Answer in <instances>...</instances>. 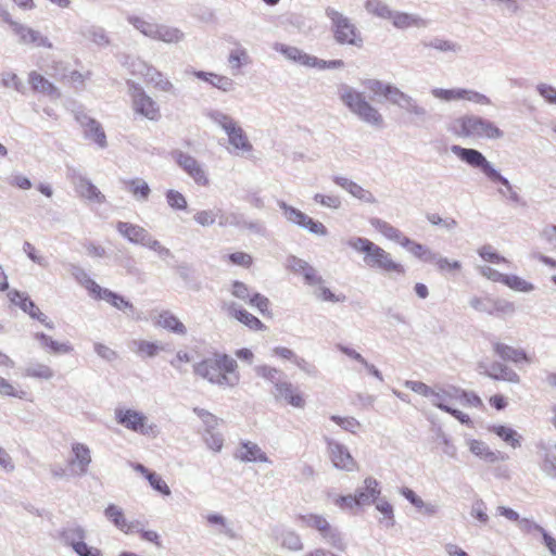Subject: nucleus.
<instances>
[{"instance_id": "nucleus-1", "label": "nucleus", "mask_w": 556, "mask_h": 556, "mask_svg": "<svg viewBox=\"0 0 556 556\" xmlns=\"http://www.w3.org/2000/svg\"><path fill=\"white\" fill-rule=\"evenodd\" d=\"M451 152L472 168L480 169L489 180L502 184L505 190L498 189L501 195H507L508 199L517 205L527 206V202L514 189L509 180L495 169L491 162H489L479 150L453 144Z\"/></svg>"}, {"instance_id": "nucleus-2", "label": "nucleus", "mask_w": 556, "mask_h": 556, "mask_svg": "<svg viewBox=\"0 0 556 556\" xmlns=\"http://www.w3.org/2000/svg\"><path fill=\"white\" fill-rule=\"evenodd\" d=\"M237 362L226 354H214L193 366L194 374L219 387H236L240 381Z\"/></svg>"}, {"instance_id": "nucleus-3", "label": "nucleus", "mask_w": 556, "mask_h": 556, "mask_svg": "<svg viewBox=\"0 0 556 556\" xmlns=\"http://www.w3.org/2000/svg\"><path fill=\"white\" fill-rule=\"evenodd\" d=\"M348 245L357 252L364 253V263L371 269L384 274H405V268L402 264L395 262L389 252L367 238L353 237L348 240Z\"/></svg>"}, {"instance_id": "nucleus-4", "label": "nucleus", "mask_w": 556, "mask_h": 556, "mask_svg": "<svg viewBox=\"0 0 556 556\" xmlns=\"http://www.w3.org/2000/svg\"><path fill=\"white\" fill-rule=\"evenodd\" d=\"M448 130L459 138L502 139L504 131L493 122L477 115H464L448 125Z\"/></svg>"}, {"instance_id": "nucleus-5", "label": "nucleus", "mask_w": 556, "mask_h": 556, "mask_svg": "<svg viewBox=\"0 0 556 556\" xmlns=\"http://www.w3.org/2000/svg\"><path fill=\"white\" fill-rule=\"evenodd\" d=\"M340 99L364 123L376 127H383V117L379 111L374 108L362 92L356 91L352 87L343 86L340 91Z\"/></svg>"}, {"instance_id": "nucleus-6", "label": "nucleus", "mask_w": 556, "mask_h": 556, "mask_svg": "<svg viewBox=\"0 0 556 556\" xmlns=\"http://www.w3.org/2000/svg\"><path fill=\"white\" fill-rule=\"evenodd\" d=\"M298 521L301 526L315 529L321 539L333 548L342 552L346 545L342 533L323 516L317 514L299 515Z\"/></svg>"}, {"instance_id": "nucleus-7", "label": "nucleus", "mask_w": 556, "mask_h": 556, "mask_svg": "<svg viewBox=\"0 0 556 556\" xmlns=\"http://www.w3.org/2000/svg\"><path fill=\"white\" fill-rule=\"evenodd\" d=\"M325 13L332 23L334 39L338 43L351 45L357 48L363 46L361 31L350 18L330 7L326 9Z\"/></svg>"}, {"instance_id": "nucleus-8", "label": "nucleus", "mask_w": 556, "mask_h": 556, "mask_svg": "<svg viewBox=\"0 0 556 556\" xmlns=\"http://www.w3.org/2000/svg\"><path fill=\"white\" fill-rule=\"evenodd\" d=\"M115 420L126 429L143 435H154L156 433V426L148 424V417L135 409L116 408Z\"/></svg>"}, {"instance_id": "nucleus-9", "label": "nucleus", "mask_w": 556, "mask_h": 556, "mask_svg": "<svg viewBox=\"0 0 556 556\" xmlns=\"http://www.w3.org/2000/svg\"><path fill=\"white\" fill-rule=\"evenodd\" d=\"M277 204L279 208L282 211L285 218L289 223L307 229L311 233L314 235L326 236L328 233V230L323 223L314 220L312 217H309L302 211L298 210L296 207L287 204L282 200H278Z\"/></svg>"}, {"instance_id": "nucleus-10", "label": "nucleus", "mask_w": 556, "mask_h": 556, "mask_svg": "<svg viewBox=\"0 0 556 556\" xmlns=\"http://www.w3.org/2000/svg\"><path fill=\"white\" fill-rule=\"evenodd\" d=\"M130 96L132 101V110L149 121H159L161 117L157 103L146 93L143 88L137 84H131Z\"/></svg>"}, {"instance_id": "nucleus-11", "label": "nucleus", "mask_w": 556, "mask_h": 556, "mask_svg": "<svg viewBox=\"0 0 556 556\" xmlns=\"http://www.w3.org/2000/svg\"><path fill=\"white\" fill-rule=\"evenodd\" d=\"M170 156L197 185L205 187L210 184L203 165L195 157L181 150L172 151Z\"/></svg>"}, {"instance_id": "nucleus-12", "label": "nucleus", "mask_w": 556, "mask_h": 556, "mask_svg": "<svg viewBox=\"0 0 556 556\" xmlns=\"http://www.w3.org/2000/svg\"><path fill=\"white\" fill-rule=\"evenodd\" d=\"M273 49L281 53L289 61L305 67L325 68L326 61L320 60L314 55H309L298 47L288 46L285 43L276 42Z\"/></svg>"}, {"instance_id": "nucleus-13", "label": "nucleus", "mask_w": 556, "mask_h": 556, "mask_svg": "<svg viewBox=\"0 0 556 556\" xmlns=\"http://www.w3.org/2000/svg\"><path fill=\"white\" fill-rule=\"evenodd\" d=\"M271 394L277 402H283L295 408H304L305 406V399L298 387L287 380L275 382Z\"/></svg>"}, {"instance_id": "nucleus-14", "label": "nucleus", "mask_w": 556, "mask_h": 556, "mask_svg": "<svg viewBox=\"0 0 556 556\" xmlns=\"http://www.w3.org/2000/svg\"><path fill=\"white\" fill-rule=\"evenodd\" d=\"M395 96H397V98L394 99L393 105L399 106L406 113L414 116V123L416 125H424L430 121L431 115L429 111L425 106L420 105L413 97L403 91L399 94L395 92Z\"/></svg>"}, {"instance_id": "nucleus-15", "label": "nucleus", "mask_w": 556, "mask_h": 556, "mask_svg": "<svg viewBox=\"0 0 556 556\" xmlns=\"http://www.w3.org/2000/svg\"><path fill=\"white\" fill-rule=\"evenodd\" d=\"M327 450L333 466L345 471L356 469V462L352 457L348 447L332 439H326Z\"/></svg>"}, {"instance_id": "nucleus-16", "label": "nucleus", "mask_w": 556, "mask_h": 556, "mask_svg": "<svg viewBox=\"0 0 556 556\" xmlns=\"http://www.w3.org/2000/svg\"><path fill=\"white\" fill-rule=\"evenodd\" d=\"M12 33L17 37L20 45L45 47L48 49L53 48V45L48 37L43 36L39 30L28 27L22 23L14 25V30Z\"/></svg>"}, {"instance_id": "nucleus-17", "label": "nucleus", "mask_w": 556, "mask_h": 556, "mask_svg": "<svg viewBox=\"0 0 556 556\" xmlns=\"http://www.w3.org/2000/svg\"><path fill=\"white\" fill-rule=\"evenodd\" d=\"M287 268L295 274L302 275L305 283L308 286L321 285L324 281L323 277L318 275L317 270L312 265L295 255L288 256Z\"/></svg>"}, {"instance_id": "nucleus-18", "label": "nucleus", "mask_w": 556, "mask_h": 556, "mask_svg": "<svg viewBox=\"0 0 556 556\" xmlns=\"http://www.w3.org/2000/svg\"><path fill=\"white\" fill-rule=\"evenodd\" d=\"M92 288V295L96 299L104 300L109 302L112 306L115 308L128 313L129 315H132L135 312V307L132 303H130L128 300H126L124 296L106 289L100 287L97 282L91 283Z\"/></svg>"}, {"instance_id": "nucleus-19", "label": "nucleus", "mask_w": 556, "mask_h": 556, "mask_svg": "<svg viewBox=\"0 0 556 556\" xmlns=\"http://www.w3.org/2000/svg\"><path fill=\"white\" fill-rule=\"evenodd\" d=\"M76 121L85 129V137L93 140L100 148L108 146L105 132L101 124L85 113H77Z\"/></svg>"}, {"instance_id": "nucleus-20", "label": "nucleus", "mask_w": 556, "mask_h": 556, "mask_svg": "<svg viewBox=\"0 0 556 556\" xmlns=\"http://www.w3.org/2000/svg\"><path fill=\"white\" fill-rule=\"evenodd\" d=\"M478 367L483 375L494 380H503L511 383L520 382L519 375L514 369L502 363L493 362L490 365L485 363H479Z\"/></svg>"}, {"instance_id": "nucleus-21", "label": "nucleus", "mask_w": 556, "mask_h": 556, "mask_svg": "<svg viewBox=\"0 0 556 556\" xmlns=\"http://www.w3.org/2000/svg\"><path fill=\"white\" fill-rule=\"evenodd\" d=\"M389 20L392 21L395 28L402 30L410 27L426 28L429 25V22L420 15L393 10Z\"/></svg>"}, {"instance_id": "nucleus-22", "label": "nucleus", "mask_w": 556, "mask_h": 556, "mask_svg": "<svg viewBox=\"0 0 556 556\" xmlns=\"http://www.w3.org/2000/svg\"><path fill=\"white\" fill-rule=\"evenodd\" d=\"M380 494L379 482L372 477H367L363 482V486L356 490L355 497L358 506H365L375 503Z\"/></svg>"}, {"instance_id": "nucleus-23", "label": "nucleus", "mask_w": 556, "mask_h": 556, "mask_svg": "<svg viewBox=\"0 0 556 556\" xmlns=\"http://www.w3.org/2000/svg\"><path fill=\"white\" fill-rule=\"evenodd\" d=\"M76 192L89 201L102 204L105 202L104 194L86 177L79 175L74 177Z\"/></svg>"}, {"instance_id": "nucleus-24", "label": "nucleus", "mask_w": 556, "mask_h": 556, "mask_svg": "<svg viewBox=\"0 0 556 556\" xmlns=\"http://www.w3.org/2000/svg\"><path fill=\"white\" fill-rule=\"evenodd\" d=\"M72 453L74 457L70 460V465L77 468L75 473L78 476L86 475L91 463V453L89 447L77 442L72 445Z\"/></svg>"}, {"instance_id": "nucleus-25", "label": "nucleus", "mask_w": 556, "mask_h": 556, "mask_svg": "<svg viewBox=\"0 0 556 556\" xmlns=\"http://www.w3.org/2000/svg\"><path fill=\"white\" fill-rule=\"evenodd\" d=\"M28 84L35 92L42 93L51 99H58L61 96L59 89L36 71L28 74Z\"/></svg>"}, {"instance_id": "nucleus-26", "label": "nucleus", "mask_w": 556, "mask_h": 556, "mask_svg": "<svg viewBox=\"0 0 556 556\" xmlns=\"http://www.w3.org/2000/svg\"><path fill=\"white\" fill-rule=\"evenodd\" d=\"M243 463H270L268 456L263 450L253 442H242L236 455Z\"/></svg>"}, {"instance_id": "nucleus-27", "label": "nucleus", "mask_w": 556, "mask_h": 556, "mask_svg": "<svg viewBox=\"0 0 556 556\" xmlns=\"http://www.w3.org/2000/svg\"><path fill=\"white\" fill-rule=\"evenodd\" d=\"M536 447L540 452V455L542 457V465L541 469L542 471L553 478L556 479V448L555 444L549 445L543 441H540L536 444Z\"/></svg>"}, {"instance_id": "nucleus-28", "label": "nucleus", "mask_w": 556, "mask_h": 556, "mask_svg": "<svg viewBox=\"0 0 556 556\" xmlns=\"http://www.w3.org/2000/svg\"><path fill=\"white\" fill-rule=\"evenodd\" d=\"M105 517L111 520L114 526L125 533H132L135 529L140 526V521L135 520L128 522L125 517L122 508L114 504H110L104 510Z\"/></svg>"}, {"instance_id": "nucleus-29", "label": "nucleus", "mask_w": 556, "mask_h": 556, "mask_svg": "<svg viewBox=\"0 0 556 556\" xmlns=\"http://www.w3.org/2000/svg\"><path fill=\"white\" fill-rule=\"evenodd\" d=\"M273 534L283 548L291 552L303 549L302 539L294 530L277 527L273 530Z\"/></svg>"}, {"instance_id": "nucleus-30", "label": "nucleus", "mask_w": 556, "mask_h": 556, "mask_svg": "<svg viewBox=\"0 0 556 556\" xmlns=\"http://www.w3.org/2000/svg\"><path fill=\"white\" fill-rule=\"evenodd\" d=\"M467 445L469 451L480 459L484 460L489 464L497 463L498 460H503L504 456L501 455V452L492 451L489 445L480 440L469 439L467 441Z\"/></svg>"}, {"instance_id": "nucleus-31", "label": "nucleus", "mask_w": 556, "mask_h": 556, "mask_svg": "<svg viewBox=\"0 0 556 556\" xmlns=\"http://www.w3.org/2000/svg\"><path fill=\"white\" fill-rule=\"evenodd\" d=\"M227 312L230 316L235 317L237 320L245 325L252 330H263L265 329V325L254 315L249 313L248 311L238 307V305L233 302L227 304Z\"/></svg>"}, {"instance_id": "nucleus-32", "label": "nucleus", "mask_w": 556, "mask_h": 556, "mask_svg": "<svg viewBox=\"0 0 556 556\" xmlns=\"http://www.w3.org/2000/svg\"><path fill=\"white\" fill-rule=\"evenodd\" d=\"M87 538L86 530L79 525H73L63 528L59 532V539L63 545L72 547V549Z\"/></svg>"}, {"instance_id": "nucleus-33", "label": "nucleus", "mask_w": 556, "mask_h": 556, "mask_svg": "<svg viewBox=\"0 0 556 556\" xmlns=\"http://www.w3.org/2000/svg\"><path fill=\"white\" fill-rule=\"evenodd\" d=\"M156 325L166 329L169 332H173V333H176L179 336L187 334L186 326L170 311L161 312L157 316Z\"/></svg>"}, {"instance_id": "nucleus-34", "label": "nucleus", "mask_w": 556, "mask_h": 556, "mask_svg": "<svg viewBox=\"0 0 556 556\" xmlns=\"http://www.w3.org/2000/svg\"><path fill=\"white\" fill-rule=\"evenodd\" d=\"M494 352L504 361H510L513 363H520L522 361L530 362L527 353L522 349H515L510 345L495 342L493 343Z\"/></svg>"}, {"instance_id": "nucleus-35", "label": "nucleus", "mask_w": 556, "mask_h": 556, "mask_svg": "<svg viewBox=\"0 0 556 556\" xmlns=\"http://www.w3.org/2000/svg\"><path fill=\"white\" fill-rule=\"evenodd\" d=\"M116 229L123 237H125L127 240L136 244H142L144 238L149 232L141 226L126 222H118L116 224Z\"/></svg>"}, {"instance_id": "nucleus-36", "label": "nucleus", "mask_w": 556, "mask_h": 556, "mask_svg": "<svg viewBox=\"0 0 556 556\" xmlns=\"http://www.w3.org/2000/svg\"><path fill=\"white\" fill-rule=\"evenodd\" d=\"M78 34L97 46L104 47L110 45V38L103 27L98 25L81 26Z\"/></svg>"}, {"instance_id": "nucleus-37", "label": "nucleus", "mask_w": 556, "mask_h": 556, "mask_svg": "<svg viewBox=\"0 0 556 556\" xmlns=\"http://www.w3.org/2000/svg\"><path fill=\"white\" fill-rule=\"evenodd\" d=\"M129 349L141 358H152L163 351L164 346L156 342L137 339L129 343Z\"/></svg>"}, {"instance_id": "nucleus-38", "label": "nucleus", "mask_w": 556, "mask_h": 556, "mask_svg": "<svg viewBox=\"0 0 556 556\" xmlns=\"http://www.w3.org/2000/svg\"><path fill=\"white\" fill-rule=\"evenodd\" d=\"M424 48L434 49L442 53H453L457 54L462 52L463 48L458 42L443 39L440 37H433L430 40L421 41Z\"/></svg>"}, {"instance_id": "nucleus-39", "label": "nucleus", "mask_w": 556, "mask_h": 556, "mask_svg": "<svg viewBox=\"0 0 556 556\" xmlns=\"http://www.w3.org/2000/svg\"><path fill=\"white\" fill-rule=\"evenodd\" d=\"M184 38L185 34L179 28L165 24H157L153 40H160L165 43H178L182 41Z\"/></svg>"}, {"instance_id": "nucleus-40", "label": "nucleus", "mask_w": 556, "mask_h": 556, "mask_svg": "<svg viewBox=\"0 0 556 556\" xmlns=\"http://www.w3.org/2000/svg\"><path fill=\"white\" fill-rule=\"evenodd\" d=\"M460 389L456 387H448L447 389L434 390L432 394L431 403L433 406L443 410L444 406H448L446 403L452 400H458L460 396Z\"/></svg>"}, {"instance_id": "nucleus-41", "label": "nucleus", "mask_w": 556, "mask_h": 556, "mask_svg": "<svg viewBox=\"0 0 556 556\" xmlns=\"http://www.w3.org/2000/svg\"><path fill=\"white\" fill-rule=\"evenodd\" d=\"M229 143L237 150H241L242 152H249L252 150V144L250 143L245 132L243 129L236 124L231 127L227 132Z\"/></svg>"}, {"instance_id": "nucleus-42", "label": "nucleus", "mask_w": 556, "mask_h": 556, "mask_svg": "<svg viewBox=\"0 0 556 556\" xmlns=\"http://www.w3.org/2000/svg\"><path fill=\"white\" fill-rule=\"evenodd\" d=\"M490 431L500 437L504 442L510 445L513 448L521 446V435L510 427L503 425H494L490 427Z\"/></svg>"}, {"instance_id": "nucleus-43", "label": "nucleus", "mask_w": 556, "mask_h": 556, "mask_svg": "<svg viewBox=\"0 0 556 556\" xmlns=\"http://www.w3.org/2000/svg\"><path fill=\"white\" fill-rule=\"evenodd\" d=\"M370 225L381 232L386 238L397 242L401 244L403 242V239H405L406 236H404L397 228L392 226L391 224L380 219V218H371Z\"/></svg>"}, {"instance_id": "nucleus-44", "label": "nucleus", "mask_w": 556, "mask_h": 556, "mask_svg": "<svg viewBox=\"0 0 556 556\" xmlns=\"http://www.w3.org/2000/svg\"><path fill=\"white\" fill-rule=\"evenodd\" d=\"M128 191L132 194L135 200L139 202L148 201L151 189L149 185L141 178H134L125 181Z\"/></svg>"}, {"instance_id": "nucleus-45", "label": "nucleus", "mask_w": 556, "mask_h": 556, "mask_svg": "<svg viewBox=\"0 0 556 556\" xmlns=\"http://www.w3.org/2000/svg\"><path fill=\"white\" fill-rule=\"evenodd\" d=\"M35 339L40 341V344L43 349H49V351L53 354H67L73 351L72 345L68 343H60L43 332H36Z\"/></svg>"}, {"instance_id": "nucleus-46", "label": "nucleus", "mask_w": 556, "mask_h": 556, "mask_svg": "<svg viewBox=\"0 0 556 556\" xmlns=\"http://www.w3.org/2000/svg\"><path fill=\"white\" fill-rule=\"evenodd\" d=\"M8 296L13 304L20 306V308L30 317L35 316L36 312L39 309L28 295L17 290H11Z\"/></svg>"}, {"instance_id": "nucleus-47", "label": "nucleus", "mask_w": 556, "mask_h": 556, "mask_svg": "<svg viewBox=\"0 0 556 556\" xmlns=\"http://www.w3.org/2000/svg\"><path fill=\"white\" fill-rule=\"evenodd\" d=\"M401 245L407 249L414 256L418 257L422 262L429 263L433 258V251L428 249L426 245L410 240L408 237L403 239Z\"/></svg>"}, {"instance_id": "nucleus-48", "label": "nucleus", "mask_w": 556, "mask_h": 556, "mask_svg": "<svg viewBox=\"0 0 556 556\" xmlns=\"http://www.w3.org/2000/svg\"><path fill=\"white\" fill-rule=\"evenodd\" d=\"M252 60L248 53V50L240 43H236V48L232 49L228 55V63L232 70H240L242 66L251 64Z\"/></svg>"}, {"instance_id": "nucleus-49", "label": "nucleus", "mask_w": 556, "mask_h": 556, "mask_svg": "<svg viewBox=\"0 0 556 556\" xmlns=\"http://www.w3.org/2000/svg\"><path fill=\"white\" fill-rule=\"evenodd\" d=\"M126 20L143 36L154 39L157 23L147 21L146 18L137 15H128Z\"/></svg>"}, {"instance_id": "nucleus-50", "label": "nucleus", "mask_w": 556, "mask_h": 556, "mask_svg": "<svg viewBox=\"0 0 556 556\" xmlns=\"http://www.w3.org/2000/svg\"><path fill=\"white\" fill-rule=\"evenodd\" d=\"M367 88L375 93L383 94L392 104L394 102V99L397 98V96H395V92L399 94L402 91L395 86H392L390 84H383L382 81L377 79L368 80Z\"/></svg>"}, {"instance_id": "nucleus-51", "label": "nucleus", "mask_w": 556, "mask_h": 556, "mask_svg": "<svg viewBox=\"0 0 556 556\" xmlns=\"http://www.w3.org/2000/svg\"><path fill=\"white\" fill-rule=\"evenodd\" d=\"M365 10L377 17L389 20L392 10L381 0H366Z\"/></svg>"}, {"instance_id": "nucleus-52", "label": "nucleus", "mask_w": 556, "mask_h": 556, "mask_svg": "<svg viewBox=\"0 0 556 556\" xmlns=\"http://www.w3.org/2000/svg\"><path fill=\"white\" fill-rule=\"evenodd\" d=\"M25 376L49 380L53 377V370L45 364H31L25 368Z\"/></svg>"}, {"instance_id": "nucleus-53", "label": "nucleus", "mask_w": 556, "mask_h": 556, "mask_svg": "<svg viewBox=\"0 0 556 556\" xmlns=\"http://www.w3.org/2000/svg\"><path fill=\"white\" fill-rule=\"evenodd\" d=\"M503 283L515 291L531 292L534 290V286L531 282L516 275H506Z\"/></svg>"}, {"instance_id": "nucleus-54", "label": "nucleus", "mask_w": 556, "mask_h": 556, "mask_svg": "<svg viewBox=\"0 0 556 556\" xmlns=\"http://www.w3.org/2000/svg\"><path fill=\"white\" fill-rule=\"evenodd\" d=\"M203 440L206 444V446L214 451V452H220L224 445V438L223 435L214 430L204 429L203 432Z\"/></svg>"}, {"instance_id": "nucleus-55", "label": "nucleus", "mask_w": 556, "mask_h": 556, "mask_svg": "<svg viewBox=\"0 0 556 556\" xmlns=\"http://www.w3.org/2000/svg\"><path fill=\"white\" fill-rule=\"evenodd\" d=\"M165 197L168 206L172 207L173 210L182 211L187 208L188 203L185 195L181 192L174 189H169L166 191Z\"/></svg>"}, {"instance_id": "nucleus-56", "label": "nucleus", "mask_w": 556, "mask_h": 556, "mask_svg": "<svg viewBox=\"0 0 556 556\" xmlns=\"http://www.w3.org/2000/svg\"><path fill=\"white\" fill-rule=\"evenodd\" d=\"M493 301L490 296H473L469 301V305L477 312L493 315Z\"/></svg>"}, {"instance_id": "nucleus-57", "label": "nucleus", "mask_w": 556, "mask_h": 556, "mask_svg": "<svg viewBox=\"0 0 556 556\" xmlns=\"http://www.w3.org/2000/svg\"><path fill=\"white\" fill-rule=\"evenodd\" d=\"M429 263L435 264L440 271L458 270L462 267L458 261H450L437 252L433 253V258Z\"/></svg>"}, {"instance_id": "nucleus-58", "label": "nucleus", "mask_w": 556, "mask_h": 556, "mask_svg": "<svg viewBox=\"0 0 556 556\" xmlns=\"http://www.w3.org/2000/svg\"><path fill=\"white\" fill-rule=\"evenodd\" d=\"M207 116L211 118V121H213L215 124L222 127L225 130V132L230 130L231 127H233L237 124L231 116L220 111H211L207 114Z\"/></svg>"}, {"instance_id": "nucleus-59", "label": "nucleus", "mask_w": 556, "mask_h": 556, "mask_svg": "<svg viewBox=\"0 0 556 556\" xmlns=\"http://www.w3.org/2000/svg\"><path fill=\"white\" fill-rule=\"evenodd\" d=\"M245 223V217L241 213L231 212L228 214H222L219 216V226L226 227V226H233L238 228H243V225Z\"/></svg>"}, {"instance_id": "nucleus-60", "label": "nucleus", "mask_w": 556, "mask_h": 556, "mask_svg": "<svg viewBox=\"0 0 556 556\" xmlns=\"http://www.w3.org/2000/svg\"><path fill=\"white\" fill-rule=\"evenodd\" d=\"M431 94L439 100L443 101H455L460 100L462 98V89H443V88H433L431 90Z\"/></svg>"}, {"instance_id": "nucleus-61", "label": "nucleus", "mask_w": 556, "mask_h": 556, "mask_svg": "<svg viewBox=\"0 0 556 556\" xmlns=\"http://www.w3.org/2000/svg\"><path fill=\"white\" fill-rule=\"evenodd\" d=\"M348 192L351 195H353L354 198H357L358 200H362L366 203H375L376 202L374 194L370 191L364 189L362 186H359L355 181H353V184L351 185V188Z\"/></svg>"}, {"instance_id": "nucleus-62", "label": "nucleus", "mask_w": 556, "mask_h": 556, "mask_svg": "<svg viewBox=\"0 0 556 556\" xmlns=\"http://www.w3.org/2000/svg\"><path fill=\"white\" fill-rule=\"evenodd\" d=\"M147 479L154 490L159 491L163 495H170L169 486L156 472H148Z\"/></svg>"}, {"instance_id": "nucleus-63", "label": "nucleus", "mask_w": 556, "mask_h": 556, "mask_svg": "<svg viewBox=\"0 0 556 556\" xmlns=\"http://www.w3.org/2000/svg\"><path fill=\"white\" fill-rule=\"evenodd\" d=\"M470 515L473 518H476L479 522H481L482 525H485L489 521V516L486 514V506L482 500H477L472 504Z\"/></svg>"}, {"instance_id": "nucleus-64", "label": "nucleus", "mask_w": 556, "mask_h": 556, "mask_svg": "<svg viewBox=\"0 0 556 556\" xmlns=\"http://www.w3.org/2000/svg\"><path fill=\"white\" fill-rule=\"evenodd\" d=\"M538 93L549 104H556V88L548 84H538Z\"/></svg>"}]
</instances>
